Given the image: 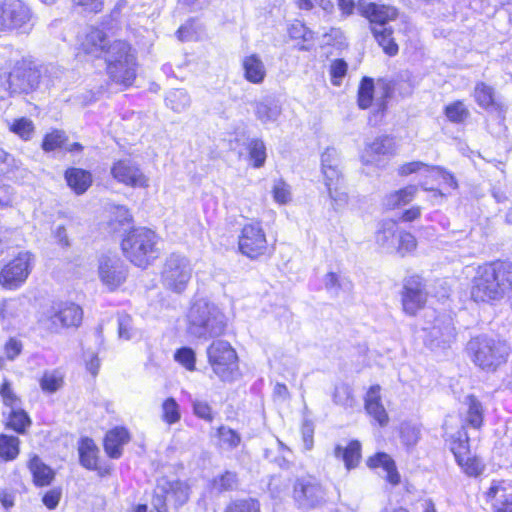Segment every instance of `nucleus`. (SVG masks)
Returning a JSON list of instances; mask_svg holds the SVG:
<instances>
[{
	"label": "nucleus",
	"instance_id": "nucleus-1",
	"mask_svg": "<svg viewBox=\"0 0 512 512\" xmlns=\"http://www.w3.org/2000/svg\"><path fill=\"white\" fill-rule=\"evenodd\" d=\"M512 290V263L495 261L477 268L470 295L474 302L493 305Z\"/></svg>",
	"mask_w": 512,
	"mask_h": 512
},
{
	"label": "nucleus",
	"instance_id": "nucleus-2",
	"mask_svg": "<svg viewBox=\"0 0 512 512\" xmlns=\"http://www.w3.org/2000/svg\"><path fill=\"white\" fill-rule=\"evenodd\" d=\"M188 332L198 338L217 337L224 333L226 318L213 302L200 298L193 302L188 315Z\"/></svg>",
	"mask_w": 512,
	"mask_h": 512
},
{
	"label": "nucleus",
	"instance_id": "nucleus-3",
	"mask_svg": "<svg viewBox=\"0 0 512 512\" xmlns=\"http://www.w3.org/2000/svg\"><path fill=\"white\" fill-rule=\"evenodd\" d=\"M467 351L477 367L487 372H494L507 362L510 347L504 341L488 336H478L468 342Z\"/></svg>",
	"mask_w": 512,
	"mask_h": 512
},
{
	"label": "nucleus",
	"instance_id": "nucleus-4",
	"mask_svg": "<svg viewBox=\"0 0 512 512\" xmlns=\"http://www.w3.org/2000/svg\"><path fill=\"white\" fill-rule=\"evenodd\" d=\"M157 237L147 228H136L130 231L122 240L121 247L124 255L136 266L146 267L156 255Z\"/></svg>",
	"mask_w": 512,
	"mask_h": 512
},
{
	"label": "nucleus",
	"instance_id": "nucleus-5",
	"mask_svg": "<svg viewBox=\"0 0 512 512\" xmlns=\"http://www.w3.org/2000/svg\"><path fill=\"white\" fill-rule=\"evenodd\" d=\"M192 274L190 260L184 255L172 253L164 263L161 281L166 289L181 294L187 288Z\"/></svg>",
	"mask_w": 512,
	"mask_h": 512
},
{
	"label": "nucleus",
	"instance_id": "nucleus-6",
	"mask_svg": "<svg viewBox=\"0 0 512 512\" xmlns=\"http://www.w3.org/2000/svg\"><path fill=\"white\" fill-rule=\"evenodd\" d=\"M208 362L223 381H231L237 371V354L229 342L217 340L207 348Z\"/></svg>",
	"mask_w": 512,
	"mask_h": 512
},
{
	"label": "nucleus",
	"instance_id": "nucleus-7",
	"mask_svg": "<svg viewBox=\"0 0 512 512\" xmlns=\"http://www.w3.org/2000/svg\"><path fill=\"white\" fill-rule=\"evenodd\" d=\"M33 264L34 256L32 253L28 251L20 252L0 271V285L9 290L19 288L27 280Z\"/></svg>",
	"mask_w": 512,
	"mask_h": 512
},
{
	"label": "nucleus",
	"instance_id": "nucleus-8",
	"mask_svg": "<svg viewBox=\"0 0 512 512\" xmlns=\"http://www.w3.org/2000/svg\"><path fill=\"white\" fill-rule=\"evenodd\" d=\"M326 491L313 477H302L295 481L293 498L302 509H314L321 507L326 502Z\"/></svg>",
	"mask_w": 512,
	"mask_h": 512
},
{
	"label": "nucleus",
	"instance_id": "nucleus-9",
	"mask_svg": "<svg viewBox=\"0 0 512 512\" xmlns=\"http://www.w3.org/2000/svg\"><path fill=\"white\" fill-rule=\"evenodd\" d=\"M428 293L426 285L420 276L414 275L406 278L401 291L402 310L409 316H415L424 308Z\"/></svg>",
	"mask_w": 512,
	"mask_h": 512
},
{
	"label": "nucleus",
	"instance_id": "nucleus-10",
	"mask_svg": "<svg viewBox=\"0 0 512 512\" xmlns=\"http://www.w3.org/2000/svg\"><path fill=\"white\" fill-rule=\"evenodd\" d=\"M239 250L247 257L254 259L262 256L268 249L265 232L260 223L244 225L239 236Z\"/></svg>",
	"mask_w": 512,
	"mask_h": 512
},
{
	"label": "nucleus",
	"instance_id": "nucleus-11",
	"mask_svg": "<svg viewBox=\"0 0 512 512\" xmlns=\"http://www.w3.org/2000/svg\"><path fill=\"white\" fill-rule=\"evenodd\" d=\"M32 18L31 11L21 0L0 1V31L18 29Z\"/></svg>",
	"mask_w": 512,
	"mask_h": 512
},
{
	"label": "nucleus",
	"instance_id": "nucleus-12",
	"mask_svg": "<svg viewBox=\"0 0 512 512\" xmlns=\"http://www.w3.org/2000/svg\"><path fill=\"white\" fill-rule=\"evenodd\" d=\"M40 72L26 62H18L9 73L8 89L12 94L28 93L37 88Z\"/></svg>",
	"mask_w": 512,
	"mask_h": 512
},
{
	"label": "nucleus",
	"instance_id": "nucleus-13",
	"mask_svg": "<svg viewBox=\"0 0 512 512\" xmlns=\"http://www.w3.org/2000/svg\"><path fill=\"white\" fill-rule=\"evenodd\" d=\"M111 174L115 180L130 187L147 188L149 186L148 177L142 172L140 167L130 159L116 161L111 167Z\"/></svg>",
	"mask_w": 512,
	"mask_h": 512
},
{
	"label": "nucleus",
	"instance_id": "nucleus-14",
	"mask_svg": "<svg viewBox=\"0 0 512 512\" xmlns=\"http://www.w3.org/2000/svg\"><path fill=\"white\" fill-rule=\"evenodd\" d=\"M98 274L102 283L114 290L126 280L127 269L117 256L105 255L99 259Z\"/></svg>",
	"mask_w": 512,
	"mask_h": 512
},
{
	"label": "nucleus",
	"instance_id": "nucleus-15",
	"mask_svg": "<svg viewBox=\"0 0 512 512\" xmlns=\"http://www.w3.org/2000/svg\"><path fill=\"white\" fill-rule=\"evenodd\" d=\"M357 10L369 20L371 31L376 26L387 27L388 23L397 17L395 8L368 0H358Z\"/></svg>",
	"mask_w": 512,
	"mask_h": 512
},
{
	"label": "nucleus",
	"instance_id": "nucleus-16",
	"mask_svg": "<svg viewBox=\"0 0 512 512\" xmlns=\"http://www.w3.org/2000/svg\"><path fill=\"white\" fill-rule=\"evenodd\" d=\"M395 152V143L389 136L376 137L365 147L361 159L364 164H378L384 156H391Z\"/></svg>",
	"mask_w": 512,
	"mask_h": 512
},
{
	"label": "nucleus",
	"instance_id": "nucleus-17",
	"mask_svg": "<svg viewBox=\"0 0 512 512\" xmlns=\"http://www.w3.org/2000/svg\"><path fill=\"white\" fill-rule=\"evenodd\" d=\"M107 72L115 83L124 86L131 85L136 77L135 56L125 58V60H121L120 63H116L115 60H110V65L107 66Z\"/></svg>",
	"mask_w": 512,
	"mask_h": 512
},
{
	"label": "nucleus",
	"instance_id": "nucleus-18",
	"mask_svg": "<svg viewBox=\"0 0 512 512\" xmlns=\"http://www.w3.org/2000/svg\"><path fill=\"white\" fill-rule=\"evenodd\" d=\"M324 176V183L327 187L330 198L335 205L343 206L348 202V195L342 189L343 178L339 168L334 167L331 169L322 168Z\"/></svg>",
	"mask_w": 512,
	"mask_h": 512
},
{
	"label": "nucleus",
	"instance_id": "nucleus-19",
	"mask_svg": "<svg viewBox=\"0 0 512 512\" xmlns=\"http://www.w3.org/2000/svg\"><path fill=\"white\" fill-rule=\"evenodd\" d=\"M54 324L62 327H77L83 318L82 308L74 303H61L51 316Z\"/></svg>",
	"mask_w": 512,
	"mask_h": 512
},
{
	"label": "nucleus",
	"instance_id": "nucleus-20",
	"mask_svg": "<svg viewBox=\"0 0 512 512\" xmlns=\"http://www.w3.org/2000/svg\"><path fill=\"white\" fill-rule=\"evenodd\" d=\"M107 40L103 31L90 28L81 40L80 49L87 55L98 58L107 49Z\"/></svg>",
	"mask_w": 512,
	"mask_h": 512
},
{
	"label": "nucleus",
	"instance_id": "nucleus-21",
	"mask_svg": "<svg viewBox=\"0 0 512 512\" xmlns=\"http://www.w3.org/2000/svg\"><path fill=\"white\" fill-rule=\"evenodd\" d=\"M365 409L380 426H385L388 423V415L381 403L380 386L375 385L370 387L365 397Z\"/></svg>",
	"mask_w": 512,
	"mask_h": 512
},
{
	"label": "nucleus",
	"instance_id": "nucleus-22",
	"mask_svg": "<svg viewBox=\"0 0 512 512\" xmlns=\"http://www.w3.org/2000/svg\"><path fill=\"white\" fill-rule=\"evenodd\" d=\"M159 490L166 495L169 503L175 507L181 506L187 502L189 498V488L181 481L162 480L159 483Z\"/></svg>",
	"mask_w": 512,
	"mask_h": 512
},
{
	"label": "nucleus",
	"instance_id": "nucleus-23",
	"mask_svg": "<svg viewBox=\"0 0 512 512\" xmlns=\"http://www.w3.org/2000/svg\"><path fill=\"white\" fill-rule=\"evenodd\" d=\"M129 432L123 427L110 430L104 439V449L111 458H119L122 455V447L129 442Z\"/></svg>",
	"mask_w": 512,
	"mask_h": 512
},
{
	"label": "nucleus",
	"instance_id": "nucleus-24",
	"mask_svg": "<svg viewBox=\"0 0 512 512\" xmlns=\"http://www.w3.org/2000/svg\"><path fill=\"white\" fill-rule=\"evenodd\" d=\"M27 302L24 298H11L2 301L0 316L9 324L21 322L26 317Z\"/></svg>",
	"mask_w": 512,
	"mask_h": 512
},
{
	"label": "nucleus",
	"instance_id": "nucleus-25",
	"mask_svg": "<svg viewBox=\"0 0 512 512\" xmlns=\"http://www.w3.org/2000/svg\"><path fill=\"white\" fill-rule=\"evenodd\" d=\"M245 79L253 84H261L266 77V67L257 54L246 56L242 60Z\"/></svg>",
	"mask_w": 512,
	"mask_h": 512
},
{
	"label": "nucleus",
	"instance_id": "nucleus-26",
	"mask_svg": "<svg viewBox=\"0 0 512 512\" xmlns=\"http://www.w3.org/2000/svg\"><path fill=\"white\" fill-rule=\"evenodd\" d=\"M367 465L370 468H383L387 473L386 480L392 485L399 484L400 475L396 469L394 460L388 454L384 452L375 454L367 460Z\"/></svg>",
	"mask_w": 512,
	"mask_h": 512
},
{
	"label": "nucleus",
	"instance_id": "nucleus-27",
	"mask_svg": "<svg viewBox=\"0 0 512 512\" xmlns=\"http://www.w3.org/2000/svg\"><path fill=\"white\" fill-rule=\"evenodd\" d=\"M488 500H495L496 512H512V494L507 495L504 481H493L486 493Z\"/></svg>",
	"mask_w": 512,
	"mask_h": 512
},
{
	"label": "nucleus",
	"instance_id": "nucleus-28",
	"mask_svg": "<svg viewBox=\"0 0 512 512\" xmlns=\"http://www.w3.org/2000/svg\"><path fill=\"white\" fill-rule=\"evenodd\" d=\"M474 99L480 107L486 110L492 109L498 111L502 109V104L498 100L494 88L484 82L476 84Z\"/></svg>",
	"mask_w": 512,
	"mask_h": 512
},
{
	"label": "nucleus",
	"instance_id": "nucleus-29",
	"mask_svg": "<svg viewBox=\"0 0 512 512\" xmlns=\"http://www.w3.org/2000/svg\"><path fill=\"white\" fill-rule=\"evenodd\" d=\"M68 186L78 195L83 194L92 184V175L89 171L80 168H69L65 171Z\"/></svg>",
	"mask_w": 512,
	"mask_h": 512
},
{
	"label": "nucleus",
	"instance_id": "nucleus-30",
	"mask_svg": "<svg viewBox=\"0 0 512 512\" xmlns=\"http://www.w3.org/2000/svg\"><path fill=\"white\" fill-rule=\"evenodd\" d=\"M80 463L83 467L89 470H98V453L99 449L90 438L81 440L79 447Z\"/></svg>",
	"mask_w": 512,
	"mask_h": 512
},
{
	"label": "nucleus",
	"instance_id": "nucleus-31",
	"mask_svg": "<svg viewBox=\"0 0 512 512\" xmlns=\"http://www.w3.org/2000/svg\"><path fill=\"white\" fill-rule=\"evenodd\" d=\"M28 467L33 475L35 485L47 486L52 482L54 472L49 466L44 464L38 456L35 455L30 459Z\"/></svg>",
	"mask_w": 512,
	"mask_h": 512
},
{
	"label": "nucleus",
	"instance_id": "nucleus-32",
	"mask_svg": "<svg viewBox=\"0 0 512 512\" xmlns=\"http://www.w3.org/2000/svg\"><path fill=\"white\" fill-rule=\"evenodd\" d=\"M398 229L393 221H385L376 233V242L387 252H394Z\"/></svg>",
	"mask_w": 512,
	"mask_h": 512
},
{
	"label": "nucleus",
	"instance_id": "nucleus-33",
	"mask_svg": "<svg viewBox=\"0 0 512 512\" xmlns=\"http://www.w3.org/2000/svg\"><path fill=\"white\" fill-rule=\"evenodd\" d=\"M256 118L262 123L274 122L281 114V108L270 99L253 103Z\"/></svg>",
	"mask_w": 512,
	"mask_h": 512
},
{
	"label": "nucleus",
	"instance_id": "nucleus-34",
	"mask_svg": "<svg viewBox=\"0 0 512 512\" xmlns=\"http://www.w3.org/2000/svg\"><path fill=\"white\" fill-rule=\"evenodd\" d=\"M335 456L341 457L348 470L355 468L361 457V444L357 440L351 441L346 448L335 447Z\"/></svg>",
	"mask_w": 512,
	"mask_h": 512
},
{
	"label": "nucleus",
	"instance_id": "nucleus-35",
	"mask_svg": "<svg viewBox=\"0 0 512 512\" xmlns=\"http://www.w3.org/2000/svg\"><path fill=\"white\" fill-rule=\"evenodd\" d=\"M371 32L375 40L387 55L395 56L398 53V45L392 36L393 31L391 27L387 26L381 28L380 26H376V28H374Z\"/></svg>",
	"mask_w": 512,
	"mask_h": 512
},
{
	"label": "nucleus",
	"instance_id": "nucleus-36",
	"mask_svg": "<svg viewBox=\"0 0 512 512\" xmlns=\"http://www.w3.org/2000/svg\"><path fill=\"white\" fill-rule=\"evenodd\" d=\"M31 424L29 415L20 407L12 409L6 419V427L19 434H24Z\"/></svg>",
	"mask_w": 512,
	"mask_h": 512
},
{
	"label": "nucleus",
	"instance_id": "nucleus-37",
	"mask_svg": "<svg viewBox=\"0 0 512 512\" xmlns=\"http://www.w3.org/2000/svg\"><path fill=\"white\" fill-rule=\"evenodd\" d=\"M467 405V414L465 421L471 427L478 429L483 423V407L481 402L473 395H468L465 398Z\"/></svg>",
	"mask_w": 512,
	"mask_h": 512
},
{
	"label": "nucleus",
	"instance_id": "nucleus-38",
	"mask_svg": "<svg viewBox=\"0 0 512 512\" xmlns=\"http://www.w3.org/2000/svg\"><path fill=\"white\" fill-rule=\"evenodd\" d=\"M132 56H134V54L131 51L130 45L122 40H116L109 44L105 51L107 66L110 65V60H115L116 63H120L121 60H125V58H130Z\"/></svg>",
	"mask_w": 512,
	"mask_h": 512
},
{
	"label": "nucleus",
	"instance_id": "nucleus-39",
	"mask_svg": "<svg viewBox=\"0 0 512 512\" xmlns=\"http://www.w3.org/2000/svg\"><path fill=\"white\" fill-rule=\"evenodd\" d=\"M20 440L16 436L0 434V458L4 461L15 460L20 452Z\"/></svg>",
	"mask_w": 512,
	"mask_h": 512
},
{
	"label": "nucleus",
	"instance_id": "nucleus-40",
	"mask_svg": "<svg viewBox=\"0 0 512 512\" xmlns=\"http://www.w3.org/2000/svg\"><path fill=\"white\" fill-rule=\"evenodd\" d=\"M450 448L456 461L470 453L468 435L464 427L451 436Z\"/></svg>",
	"mask_w": 512,
	"mask_h": 512
},
{
	"label": "nucleus",
	"instance_id": "nucleus-41",
	"mask_svg": "<svg viewBox=\"0 0 512 512\" xmlns=\"http://www.w3.org/2000/svg\"><path fill=\"white\" fill-rule=\"evenodd\" d=\"M333 402L344 409H351L355 406V398L353 396L352 388L347 384H339L335 386L333 395Z\"/></svg>",
	"mask_w": 512,
	"mask_h": 512
},
{
	"label": "nucleus",
	"instance_id": "nucleus-42",
	"mask_svg": "<svg viewBox=\"0 0 512 512\" xmlns=\"http://www.w3.org/2000/svg\"><path fill=\"white\" fill-rule=\"evenodd\" d=\"M417 192V187L414 185L407 186L399 191H395L387 196L386 205L395 208L401 205H406L414 198Z\"/></svg>",
	"mask_w": 512,
	"mask_h": 512
},
{
	"label": "nucleus",
	"instance_id": "nucleus-43",
	"mask_svg": "<svg viewBox=\"0 0 512 512\" xmlns=\"http://www.w3.org/2000/svg\"><path fill=\"white\" fill-rule=\"evenodd\" d=\"M166 104L175 112L180 113L190 106V97L186 91L176 89L168 93Z\"/></svg>",
	"mask_w": 512,
	"mask_h": 512
},
{
	"label": "nucleus",
	"instance_id": "nucleus-44",
	"mask_svg": "<svg viewBox=\"0 0 512 512\" xmlns=\"http://www.w3.org/2000/svg\"><path fill=\"white\" fill-rule=\"evenodd\" d=\"M162 409V420L169 424H175L181 419L180 407L173 397H169L164 400L161 406Z\"/></svg>",
	"mask_w": 512,
	"mask_h": 512
},
{
	"label": "nucleus",
	"instance_id": "nucleus-45",
	"mask_svg": "<svg viewBox=\"0 0 512 512\" xmlns=\"http://www.w3.org/2000/svg\"><path fill=\"white\" fill-rule=\"evenodd\" d=\"M417 247L416 238L409 232L398 231L396 237V248L394 252H397L401 256H405L413 252Z\"/></svg>",
	"mask_w": 512,
	"mask_h": 512
},
{
	"label": "nucleus",
	"instance_id": "nucleus-46",
	"mask_svg": "<svg viewBox=\"0 0 512 512\" xmlns=\"http://www.w3.org/2000/svg\"><path fill=\"white\" fill-rule=\"evenodd\" d=\"M247 148L250 159L253 161V167H262L266 160V147L264 142L260 139H251Z\"/></svg>",
	"mask_w": 512,
	"mask_h": 512
},
{
	"label": "nucleus",
	"instance_id": "nucleus-47",
	"mask_svg": "<svg viewBox=\"0 0 512 512\" xmlns=\"http://www.w3.org/2000/svg\"><path fill=\"white\" fill-rule=\"evenodd\" d=\"M457 463L459 466H461L465 474L470 477H476L480 475L485 468L482 461L476 456H471L470 453L467 454V456L457 460Z\"/></svg>",
	"mask_w": 512,
	"mask_h": 512
},
{
	"label": "nucleus",
	"instance_id": "nucleus-48",
	"mask_svg": "<svg viewBox=\"0 0 512 512\" xmlns=\"http://www.w3.org/2000/svg\"><path fill=\"white\" fill-rule=\"evenodd\" d=\"M217 436L220 440L221 446H225L228 449H234L241 443V436L239 433L227 426L219 427Z\"/></svg>",
	"mask_w": 512,
	"mask_h": 512
},
{
	"label": "nucleus",
	"instance_id": "nucleus-49",
	"mask_svg": "<svg viewBox=\"0 0 512 512\" xmlns=\"http://www.w3.org/2000/svg\"><path fill=\"white\" fill-rule=\"evenodd\" d=\"M374 83L371 78H363L358 90V105L361 109H367L373 100Z\"/></svg>",
	"mask_w": 512,
	"mask_h": 512
},
{
	"label": "nucleus",
	"instance_id": "nucleus-50",
	"mask_svg": "<svg viewBox=\"0 0 512 512\" xmlns=\"http://www.w3.org/2000/svg\"><path fill=\"white\" fill-rule=\"evenodd\" d=\"M420 428L415 424L403 423L400 428V438L402 443L410 448L415 446L420 439Z\"/></svg>",
	"mask_w": 512,
	"mask_h": 512
},
{
	"label": "nucleus",
	"instance_id": "nucleus-51",
	"mask_svg": "<svg viewBox=\"0 0 512 512\" xmlns=\"http://www.w3.org/2000/svg\"><path fill=\"white\" fill-rule=\"evenodd\" d=\"M273 199L280 205H285L292 200L290 186L282 179L275 180L272 187Z\"/></svg>",
	"mask_w": 512,
	"mask_h": 512
},
{
	"label": "nucleus",
	"instance_id": "nucleus-52",
	"mask_svg": "<svg viewBox=\"0 0 512 512\" xmlns=\"http://www.w3.org/2000/svg\"><path fill=\"white\" fill-rule=\"evenodd\" d=\"M67 137L63 131L54 130L47 134L42 142V149L45 152H51L59 148H64Z\"/></svg>",
	"mask_w": 512,
	"mask_h": 512
},
{
	"label": "nucleus",
	"instance_id": "nucleus-53",
	"mask_svg": "<svg viewBox=\"0 0 512 512\" xmlns=\"http://www.w3.org/2000/svg\"><path fill=\"white\" fill-rule=\"evenodd\" d=\"M62 384V376L56 371L45 372L40 380L41 389L47 393L56 392Z\"/></svg>",
	"mask_w": 512,
	"mask_h": 512
},
{
	"label": "nucleus",
	"instance_id": "nucleus-54",
	"mask_svg": "<svg viewBox=\"0 0 512 512\" xmlns=\"http://www.w3.org/2000/svg\"><path fill=\"white\" fill-rule=\"evenodd\" d=\"M0 396L3 404L11 410L20 407L21 400L13 391L11 383L8 380H4L2 383L0 387Z\"/></svg>",
	"mask_w": 512,
	"mask_h": 512
},
{
	"label": "nucleus",
	"instance_id": "nucleus-55",
	"mask_svg": "<svg viewBox=\"0 0 512 512\" xmlns=\"http://www.w3.org/2000/svg\"><path fill=\"white\" fill-rule=\"evenodd\" d=\"M445 115L452 122H462L468 115L469 111L461 101H456L445 108Z\"/></svg>",
	"mask_w": 512,
	"mask_h": 512
},
{
	"label": "nucleus",
	"instance_id": "nucleus-56",
	"mask_svg": "<svg viewBox=\"0 0 512 512\" xmlns=\"http://www.w3.org/2000/svg\"><path fill=\"white\" fill-rule=\"evenodd\" d=\"M237 486V475L234 472L226 471L214 480V487L219 491L232 490Z\"/></svg>",
	"mask_w": 512,
	"mask_h": 512
},
{
	"label": "nucleus",
	"instance_id": "nucleus-57",
	"mask_svg": "<svg viewBox=\"0 0 512 512\" xmlns=\"http://www.w3.org/2000/svg\"><path fill=\"white\" fill-rule=\"evenodd\" d=\"M174 357L186 369L190 371L195 369V353L191 348L184 347L177 350Z\"/></svg>",
	"mask_w": 512,
	"mask_h": 512
},
{
	"label": "nucleus",
	"instance_id": "nucleus-58",
	"mask_svg": "<svg viewBox=\"0 0 512 512\" xmlns=\"http://www.w3.org/2000/svg\"><path fill=\"white\" fill-rule=\"evenodd\" d=\"M11 129L14 133L18 134L22 139L28 140L32 136L34 126L31 120L21 118L14 122Z\"/></svg>",
	"mask_w": 512,
	"mask_h": 512
},
{
	"label": "nucleus",
	"instance_id": "nucleus-59",
	"mask_svg": "<svg viewBox=\"0 0 512 512\" xmlns=\"http://www.w3.org/2000/svg\"><path fill=\"white\" fill-rule=\"evenodd\" d=\"M226 512H259V504L255 500H241L231 504Z\"/></svg>",
	"mask_w": 512,
	"mask_h": 512
},
{
	"label": "nucleus",
	"instance_id": "nucleus-60",
	"mask_svg": "<svg viewBox=\"0 0 512 512\" xmlns=\"http://www.w3.org/2000/svg\"><path fill=\"white\" fill-rule=\"evenodd\" d=\"M431 167L432 166H430V165H428V164H426L424 162L413 161V162L405 163L402 166H400L399 169H398V173L401 176H408V175H410L412 173H416V172H419L422 169H424L427 173L430 174Z\"/></svg>",
	"mask_w": 512,
	"mask_h": 512
},
{
	"label": "nucleus",
	"instance_id": "nucleus-61",
	"mask_svg": "<svg viewBox=\"0 0 512 512\" xmlns=\"http://www.w3.org/2000/svg\"><path fill=\"white\" fill-rule=\"evenodd\" d=\"M340 160L338 152L334 148L326 149L321 156V168H339Z\"/></svg>",
	"mask_w": 512,
	"mask_h": 512
},
{
	"label": "nucleus",
	"instance_id": "nucleus-62",
	"mask_svg": "<svg viewBox=\"0 0 512 512\" xmlns=\"http://www.w3.org/2000/svg\"><path fill=\"white\" fill-rule=\"evenodd\" d=\"M347 72V63L342 59L334 60L330 67V74L332 76V83L339 85L337 79H342Z\"/></svg>",
	"mask_w": 512,
	"mask_h": 512
},
{
	"label": "nucleus",
	"instance_id": "nucleus-63",
	"mask_svg": "<svg viewBox=\"0 0 512 512\" xmlns=\"http://www.w3.org/2000/svg\"><path fill=\"white\" fill-rule=\"evenodd\" d=\"M430 174L442 179L445 184L453 189H456L458 186L455 177L440 166H432Z\"/></svg>",
	"mask_w": 512,
	"mask_h": 512
},
{
	"label": "nucleus",
	"instance_id": "nucleus-64",
	"mask_svg": "<svg viewBox=\"0 0 512 512\" xmlns=\"http://www.w3.org/2000/svg\"><path fill=\"white\" fill-rule=\"evenodd\" d=\"M22 348H23V345H22V342L15 339V338H10L6 344H5V347H4V352H5V355L7 357V359L9 360H14L17 356L20 355V353L22 352Z\"/></svg>",
	"mask_w": 512,
	"mask_h": 512
}]
</instances>
